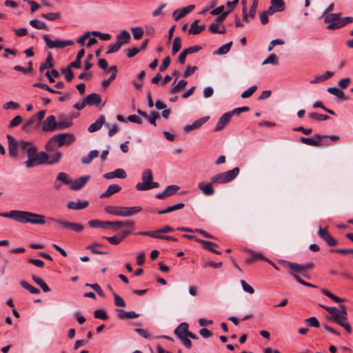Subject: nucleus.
<instances>
[{"mask_svg": "<svg viewBox=\"0 0 353 353\" xmlns=\"http://www.w3.org/2000/svg\"><path fill=\"white\" fill-rule=\"evenodd\" d=\"M239 172V168H234L231 170L217 174L211 177V182L210 183L200 182L198 184V188L204 195L211 196L215 192L212 186L213 183L222 184L229 183L238 176Z\"/></svg>", "mask_w": 353, "mask_h": 353, "instance_id": "1", "label": "nucleus"}, {"mask_svg": "<svg viewBox=\"0 0 353 353\" xmlns=\"http://www.w3.org/2000/svg\"><path fill=\"white\" fill-rule=\"evenodd\" d=\"M20 148L26 152L28 160L24 163L27 168H31L35 165L48 164L49 155L45 152L37 154V148L32 142L21 141Z\"/></svg>", "mask_w": 353, "mask_h": 353, "instance_id": "2", "label": "nucleus"}, {"mask_svg": "<svg viewBox=\"0 0 353 353\" xmlns=\"http://www.w3.org/2000/svg\"><path fill=\"white\" fill-rule=\"evenodd\" d=\"M0 216L10 218L21 223H30L31 224L43 225L46 223L45 216L28 211L10 210L8 212H0Z\"/></svg>", "mask_w": 353, "mask_h": 353, "instance_id": "3", "label": "nucleus"}, {"mask_svg": "<svg viewBox=\"0 0 353 353\" xmlns=\"http://www.w3.org/2000/svg\"><path fill=\"white\" fill-rule=\"evenodd\" d=\"M106 213L117 216L127 217L133 216L141 211L140 206L125 207L106 205L104 208Z\"/></svg>", "mask_w": 353, "mask_h": 353, "instance_id": "4", "label": "nucleus"}, {"mask_svg": "<svg viewBox=\"0 0 353 353\" xmlns=\"http://www.w3.org/2000/svg\"><path fill=\"white\" fill-rule=\"evenodd\" d=\"M319 306L325 310L330 314L329 319L335 323H340V319L347 320V310L344 305H341L340 309L336 307H329L323 305H319Z\"/></svg>", "mask_w": 353, "mask_h": 353, "instance_id": "5", "label": "nucleus"}, {"mask_svg": "<svg viewBox=\"0 0 353 353\" xmlns=\"http://www.w3.org/2000/svg\"><path fill=\"white\" fill-rule=\"evenodd\" d=\"M50 221L59 224L63 229L74 232H81L84 230L83 225L77 223L70 222L66 220L50 218Z\"/></svg>", "mask_w": 353, "mask_h": 353, "instance_id": "6", "label": "nucleus"}, {"mask_svg": "<svg viewBox=\"0 0 353 353\" xmlns=\"http://www.w3.org/2000/svg\"><path fill=\"white\" fill-rule=\"evenodd\" d=\"M142 183L136 185V189L139 191L151 190L150 183L153 180V175L150 169L145 170L141 174Z\"/></svg>", "mask_w": 353, "mask_h": 353, "instance_id": "7", "label": "nucleus"}, {"mask_svg": "<svg viewBox=\"0 0 353 353\" xmlns=\"http://www.w3.org/2000/svg\"><path fill=\"white\" fill-rule=\"evenodd\" d=\"M74 136L70 133H59L53 136V141L56 142L57 145L59 148L65 145H70L74 141Z\"/></svg>", "mask_w": 353, "mask_h": 353, "instance_id": "8", "label": "nucleus"}, {"mask_svg": "<svg viewBox=\"0 0 353 353\" xmlns=\"http://www.w3.org/2000/svg\"><path fill=\"white\" fill-rule=\"evenodd\" d=\"M318 235L329 246H336L337 241L330 234L327 228H323L321 225L319 227Z\"/></svg>", "mask_w": 353, "mask_h": 353, "instance_id": "9", "label": "nucleus"}, {"mask_svg": "<svg viewBox=\"0 0 353 353\" xmlns=\"http://www.w3.org/2000/svg\"><path fill=\"white\" fill-rule=\"evenodd\" d=\"M323 139L322 135L319 134H314V138H307L304 137H300V141L304 144L314 146V147H319L323 145H324L321 142V139Z\"/></svg>", "mask_w": 353, "mask_h": 353, "instance_id": "10", "label": "nucleus"}, {"mask_svg": "<svg viewBox=\"0 0 353 353\" xmlns=\"http://www.w3.org/2000/svg\"><path fill=\"white\" fill-rule=\"evenodd\" d=\"M56 117L54 115L48 116L42 124V130L44 132H52L57 129Z\"/></svg>", "mask_w": 353, "mask_h": 353, "instance_id": "11", "label": "nucleus"}, {"mask_svg": "<svg viewBox=\"0 0 353 353\" xmlns=\"http://www.w3.org/2000/svg\"><path fill=\"white\" fill-rule=\"evenodd\" d=\"M8 142V152L9 154L12 157H16L18 155V147L20 145V143L16 141V139L10 134L6 136Z\"/></svg>", "mask_w": 353, "mask_h": 353, "instance_id": "12", "label": "nucleus"}, {"mask_svg": "<svg viewBox=\"0 0 353 353\" xmlns=\"http://www.w3.org/2000/svg\"><path fill=\"white\" fill-rule=\"evenodd\" d=\"M232 115L230 112L223 114L219 119L214 128L215 132L222 130L230 121Z\"/></svg>", "mask_w": 353, "mask_h": 353, "instance_id": "13", "label": "nucleus"}, {"mask_svg": "<svg viewBox=\"0 0 353 353\" xmlns=\"http://www.w3.org/2000/svg\"><path fill=\"white\" fill-rule=\"evenodd\" d=\"M90 179V176H83L79 179L71 181L70 189L72 190H79L81 189Z\"/></svg>", "mask_w": 353, "mask_h": 353, "instance_id": "14", "label": "nucleus"}, {"mask_svg": "<svg viewBox=\"0 0 353 353\" xmlns=\"http://www.w3.org/2000/svg\"><path fill=\"white\" fill-rule=\"evenodd\" d=\"M194 5H189L187 7H184L181 10H176L173 12V17L174 20L178 21L180 19L185 17L187 14L190 12L194 8Z\"/></svg>", "mask_w": 353, "mask_h": 353, "instance_id": "15", "label": "nucleus"}, {"mask_svg": "<svg viewBox=\"0 0 353 353\" xmlns=\"http://www.w3.org/2000/svg\"><path fill=\"white\" fill-rule=\"evenodd\" d=\"M127 176L126 172L123 169L118 168L113 172H108L103 174V177L106 179H111L113 178L125 179Z\"/></svg>", "mask_w": 353, "mask_h": 353, "instance_id": "16", "label": "nucleus"}, {"mask_svg": "<svg viewBox=\"0 0 353 353\" xmlns=\"http://www.w3.org/2000/svg\"><path fill=\"white\" fill-rule=\"evenodd\" d=\"M57 130H64L70 128L72 125V120L67 118L65 115L61 114L58 118L57 121Z\"/></svg>", "mask_w": 353, "mask_h": 353, "instance_id": "17", "label": "nucleus"}, {"mask_svg": "<svg viewBox=\"0 0 353 353\" xmlns=\"http://www.w3.org/2000/svg\"><path fill=\"white\" fill-rule=\"evenodd\" d=\"M116 312L118 313V318L119 319H133L139 316V314L134 311L126 312L122 309H117Z\"/></svg>", "mask_w": 353, "mask_h": 353, "instance_id": "18", "label": "nucleus"}, {"mask_svg": "<svg viewBox=\"0 0 353 353\" xmlns=\"http://www.w3.org/2000/svg\"><path fill=\"white\" fill-rule=\"evenodd\" d=\"M188 328V324L183 322L180 323L179 325L174 330V333L179 339H181L187 336L188 333L189 332Z\"/></svg>", "mask_w": 353, "mask_h": 353, "instance_id": "19", "label": "nucleus"}, {"mask_svg": "<svg viewBox=\"0 0 353 353\" xmlns=\"http://www.w3.org/2000/svg\"><path fill=\"white\" fill-rule=\"evenodd\" d=\"M249 252L251 254V256L246 259L245 263L247 264H251L259 260H264L265 261H268V263H271V261L268 259H267L261 253H258L253 250H250Z\"/></svg>", "mask_w": 353, "mask_h": 353, "instance_id": "20", "label": "nucleus"}, {"mask_svg": "<svg viewBox=\"0 0 353 353\" xmlns=\"http://www.w3.org/2000/svg\"><path fill=\"white\" fill-rule=\"evenodd\" d=\"M43 38V40H44L46 44L50 48H64V45H63V41H60L58 39L52 41L48 34H44Z\"/></svg>", "mask_w": 353, "mask_h": 353, "instance_id": "21", "label": "nucleus"}, {"mask_svg": "<svg viewBox=\"0 0 353 353\" xmlns=\"http://www.w3.org/2000/svg\"><path fill=\"white\" fill-rule=\"evenodd\" d=\"M88 204V201L77 200V201H69L67 207L69 209L77 210L85 208Z\"/></svg>", "mask_w": 353, "mask_h": 353, "instance_id": "22", "label": "nucleus"}, {"mask_svg": "<svg viewBox=\"0 0 353 353\" xmlns=\"http://www.w3.org/2000/svg\"><path fill=\"white\" fill-rule=\"evenodd\" d=\"M88 225L93 228H101L107 229L111 226V221H103L98 219L90 220L88 223Z\"/></svg>", "mask_w": 353, "mask_h": 353, "instance_id": "23", "label": "nucleus"}, {"mask_svg": "<svg viewBox=\"0 0 353 353\" xmlns=\"http://www.w3.org/2000/svg\"><path fill=\"white\" fill-rule=\"evenodd\" d=\"M341 13L328 14L324 17V22L329 23L328 26L334 25L337 26L340 22Z\"/></svg>", "mask_w": 353, "mask_h": 353, "instance_id": "24", "label": "nucleus"}, {"mask_svg": "<svg viewBox=\"0 0 353 353\" xmlns=\"http://www.w3.org/2000/svg\"><path fill=\"white\" fill-rule=\"evenodd\" d=\"M105 117L104 115H101L100 117L93 123H92L88 130L89 132L92 133L100 130L105 123Z\"/></svg>", "mask_w": 353, "mask_h": 353, "instance_id": "25", "label": "nucleus"}, {"mask_svg": "<svg viewBox=\"0 0 353 353\" xmlns=\"http://www.w3.org/2000/svg\"><path fill=\"white\" fill-rule=\"evenodd\" d=\"M101 96L96 93L90 94L85 98V102L87 103L88 105H98L101 103Z\"/></svg>", "mask_w": 353, "mask_h": 353, "instance_id": "26", "label": "nucleus"}, {"mask_svg": "<svg viewBox=\"0 0 353 353\" xmlns=\"http://www.w3.org/2000/svg\"><path fill=\"white\" fill-rule=\"evenodd\" d=\"M121 187L117 184H111L108 186L107 190L101 195V198H108L112 194L119 192Z\"/></svg>", "mask_w": 353, "mask_h": 353, "instance_id": "27", "label": "nucleus"}, {"mask_svg": "<svg viewBox=\"0 0 353 353\" xmlns=\"http://www.w3.org/2000/svg\"><path fill=\"white\" fill-rule=\"evenodd\" d=\"M198 243H201V245H203V248L207 250H209L216 254H221V252L214 249V247H218V245L216 244L215 243H213L212 241H205V240H198Z\"/></svg>", "mask_w": 353, "mask_h": 353, "instance_id": "28", "label": "nucleus"}, {"mask_svg": "<svg viewBox=\"0 0 353 353\" xmlns=\"http://www.w3.org/2000/svg\"><path fill=\"white\" fill-rule=\"evenodd\" d=\"M352 22H353V17H346L344 18L340 17V22L338 23L337 26H334V25L327 26V28L328 30L339 29V28L343 27L346 24L350 23Z\"/></svg>", "mask_w": 353, "mask_h": 353, "instance_id": "29", "label": "nucleus"}, {"mask_svg": "<svg viewBox=\"0 0 353 353\" xmlns=\"http://www.w3.org/2000/svg\"><path fill=\"white\" fill-rule=\"evenodd\" d=\"M198 22H199V20H195L191 23L190 28L189 30V34H198L200 32H201L203 30H205V25L198 26Z\"/></svg>", "mask_w": 353, "mask_h": 353, "instance_id": "30", "label": "nucleus"}, {"mask_svg": "<svg viewBox=\"0 0 353 353\" xmlns=\"http://www.w3.org/2000/svg\"><path fill=\"white\" fill-rule=\"evenodd\" d=\"M130 39V34L127 30H122L119 34L117 35V43L121 44L127 43Z\"/></svg>", "mask_w": 353, "mask_h": 353, "instance_id": "31", "label": "nucleus"}, {"mask_svg": "<svg viewBox=\"0 0 353 353\" xmlns=\"http://www.w3.org/2000/svg\"><path fill=\"white\" fill-rule=\"evenodd\" d=\"M176 83V80L172 84V88L170 90V94H176L179 92L181 90H183L187 85L188 82L185 80H180L176 85H174Z\"/></svg>", "mask_w": 353, "mask_h": 353, "instance_id": "32", "label": "nucleus"}, {"mask_svg": "<svg viewBox=\"0 0 353 353\" xmlns=\"http://www.w3.org/2000/svg\"><path fill=\"white\" fill-rule=\"evenodd\" d=\"M111 227L117 226L118 228L121 227H129V228H134L135 223L133 221L131 220H123V221H111Z\"/></svg>", "mask_w": 353, "mask_h": 353, "instance_id": "33", "label": "nucleus"}, {"mask_svg": "<svg viewBox=\"0 0 353 353\" xmlns=\"http://www.w3.org/2000/svg\"><path fill=\"white\" fill-rule=\"evenodd\" d=\"M161 234H162V233H161L160 229L157 230H153V231H143V232H139L138 233L139 235L148 236H150L152 238L163 239L164 235H162Z\"/></svg>", "mask_w": 353, "mask_h": 353, "instance_id": "34", "label": "nucleus"}, {"mask_svg": "<svg viewBox=\"0 0 353 353\" xmlns=\"http://www.w3.org/2000/svg\"><path fill=\"white\" fill-rule=\"evenodd\" d=\"M287 266L294 272L299 274H305V268H303V265L301 264L292 262H288Z\"/></svg>", "mask_w": 353, "mask_h": 353, "instance_id": "35", "label": "nucleus"}, {"mask_svg": "<svg viewBox=\"0 0 353 353\" xmlns=\"http://www.w3.org/2000/svg\"><path fill=\"white\" fill-rule=\"evenodd\" d=\"M54 67V63L52 62V55H48L46 59V61L42 63L39 67V71L43 72L47 68H52Z\"/></svg>", "mask_w": 353, "mask_h": 353, "instance_id": "36", "label": "nucleus"}, {"mask_svg": "<svg viewBox=\"0 0 353 353\" xmlns=\"http://www.w3.org/2000/svg\"><path fill=\"white\" fill-rule=\"evenodd\" d=\"M183 207H184V203H179L175 204L174 205L168 206L165 210H159L157 212V213L159 214H163L171 212L176 210L182 209Z\"/></svg>", "mask_w": 353, "mask_h": 353, "instance_id": "37", "label": "nucleus"}, {"mask_svg": "<svg viewBox=\"0 0 353 353\" xmlns=\"http://www.w3.org/2000/svg\"><path fill=\"white\" fill-rule=\"evenodd\" d=\"M99 156V151L97 150H91L88 156L84 157L81 159V162L83 164H89L94 158Z\"/></svg>", "mask_w": 353, "mask_h": 353, "instance_id": "38", "label": "nucleus"}, {"mask_svg": "<svg viewBox=\"0 0 353 353\" xmlns=\"http://www.w3.org/2000/svg\"><path fill=\"white\" fill-rule=\"evenodd\" d=\"M327 92L332 94L335 95L339 99H341L343 100H346L347 98L345 97V93L338 89L336 87H330L327 88Z\"/></svg>", "mask_w": 353, "mask_h": 353, "instance_id": "39", "label": "nucleus"}, {"mask_svg": "<svg viewBox=\"0 0 353 353\" xmlns=\"http://www.w3.org/2000/svg\"><path fill=\"white\" fill-rule=\"evenodd\" d=\"M266 64L277 65L279 64V58L277 55L274 53L270 54L262 63V65Z\"/></svg>", "mask_w": 353, "mask_h": 353, "instance_id": "40", "label": "nucleus"}, {"mask_svg": "<svg viewBox=\"0 0 353 353\" xmlns=\"http://www.w3.org/2000/svg\"><path fill=\"white\" fill-rule=\"evenodd\" d=\"M30 25L37 29L39 30H48V26L45 22L38 21L37 19L30 20L29 22Z\"/></svg>", "mask_w": 353, "mask_h": 353, "instance_id": "41", "label": "nucleus"}, {"mask_svg": "<svg viewBox=\"0 0 353 353\" xmlns=\"http://www.w3.org/2000/svg\"><path fill=\"white\" fill-rule=\"evenodd\" d=\"M232 45V41H230V42L223 45L222 46H221L217 50V51L214 52V54H220V55L225 54L230 51Z\"/></svg>", "mask_w": 353, "mask_h": 353, "instance_id": "42", "label": "nucleus"}, {"mask_svg": "<svg viewBox=\"0 0 353 353\" xmlns=\"http://www.w3.org/2000/svg\"><path fill=\"white\" fill-rule=\"evenodd\" d=\"M321 291L325 296H327L328 298L335 301L336 303H341L344 301V299L334 295V294H332L331 292L326 289L322 288Z\"/></svg>", "mask_w": 353, "mask_h": 353, "instance_id": "43", "label": "nucleus"}, {"mask_svg": "<svg viewBox=\"0 0 353 353\" xmlns=\"http://www.w3.org/2000/svg\"><path fill=\"white\" fill-rule=\"evenodd\" d=\"M20 285L23 288H25L26 290H28L32 294H37L40 293L39 289L33 287L32 285H31L30 283H28L26 281H20Z\"/></svg>", "mask_w": 353, "mask_h": 353, "instance_id": "44", "label": "nucleus"}, {"mask_svg": "<svg viewBox=\"0 0 353 353\" xmlns=\"http://www.w3.org/2000/svg\"><path fill=\"white\" fill-rule=\"evenodd\" d=\"M62 157L61 152H56L54 154L49 156L48 165H54L57 163Z\"/></svg>", "mask_w": 353, "mask_h": 353, "instance_id": "45", "label": "nucleus"}, {"mask_svg": "<svg viewBox=\"0 0 353 353\" xmlns=\"http://www.w3.org/2000/svg\"><path fill=\"white\" fill-rule=\"evenodd\" d=\"M35 122V117H31L25 121L22 126V130L26 132H30L32 131V124Z\"/></svg>", "mask_w": 353, "mask_h": 353, "instance_id": "46", "label": "nucleus"}, {"mask_svg": "<svg viewBox=\"0 0 353 353\" xmlns=\"http://www.w3.org/2000/svg\"><path fill=\"white\" fill-rule=\"evenodd\" d=\"M33 87L44 89V90L48 91L49 92L53 93V94H61V92L55 90L51 88L50 87H49L48 85H46L45 83H35L33 84Z\"/></svg>", "mask_w": 353, "mask_h": 353, "instance_id": "47", "label": "nucleus"}, {"mask_svg": "<svg viewBox=\"0 0 353 353\" xmlns=\"http://www.w3.org/2000/svg\"><path fill=\"white\" fill-rule=\"evenodd\" d=\"M181 48V40L180 37H175L173 41V44L172 47V54H175L177 53Z\"/></svg>", "mask_w": 353, "mask_h": 353, "instance_id": "48", "label": "nucleus"}, {"mask_svg": "<svg viewBox=\"0 0 353 353\" xmlns=\"http://www.w3.org/2000/svg\"><path fill=\"white\" fill-rule=\"evenodd\" d=\"M305 324L312 327H319L320 323L315 316L310 317L304 321Z\"/></svg>", "mask_w": 353, "mask_h": 353, "instance_id": "49", "label": "nucleus"}, {"mask_svg": "<svg viewBox=\"0 0 353 353\" xmlns=\"http://www.w3.org/2000/svg\"><path fill=\"white\" fill-rule=\"evenodd\" d=\"M308 116L310 119L319 121H326L330 118L327 115L321 114L316 112H311L308 114Z\"/></svg>", "mask_w": 353, "mask_h": 353, "instance_id": "50", "label": "nucleus"}, {"mask_svg": "<svg viewBox=\"0 0 353 353\" xmlns=\"http://www.w3.org/2000/svg\"><path fill=\"white\" fill-rule=\"evenodd\" d=\"M131 31L133 35V37L135 39H141L144 33L143 29L141 27H134L131 28Z\"/></svg>", "mask_w": 353, "mask_h": 353, "instance_id": "51", "label": "nucleus"}, {"mask_svg": "<svg viewBox=\"0 0 353 353\" xmlns=\"http://www.w3.org/2000/svg\"><path fill=\"white\" fill-rule=\"evenodd\" d=\"M271 6L275 7V8L281 12L285 9V3L283 0H271Z\"/></svg>", "mask_w": 353, "mask_h": 353, "instance_id": "52", "label": "nucleus"}, {"mask_svg": "<svg viewBox=\"0 0 353 353\" xmlns=\"http://www.w3.org/2000/svg\"><path fill=\"white\" fill-rule=\"evenodd\" d=\"M94 316L96 319H101L105 321L108 319V316L104 310L98 309L96 310L94 312Z\"/></svg>", "mask_w": 353, "mask_h": 353, "instance_id": "53", "label": "nucleus"}, {"mask_svg": "<svg viewBox=\"0 0 353 353\" xmlns=\"http://www.w3.org/2000/svg\"><path fill=\"white\" fill-rule=\"evenodd\" d=\"M57 181H61L66 185L71 183V181L69 179L68 175L65 172H59L57 176Z\"/></svg>", "mask_w": 353, "mask_h": 353, "instance_id": "54", "label": "nucleus"}, {"mask_svg": "<svg viewBox=\"0 0 353 353\" xmlns=\"http://www.w3.org/2000/svg\"><path fill=\"white\" fill-rule=\"evenodd\" d=\"M41 17L49 21H54L61 17V14L59 12H50L46 14H41Z\"/></svg>", "mask_w": 353, "mask_h": 353, "instance_id": "55", "label": "nucleus"}, {"mask_svg": "<svg viewBox=\"0 0 353 353\" xmlns=\"http://www.w3.org/2000/svg\"><path fill=\"white\" fill-rule=\"evenodd\" d=\"M179 190V187L176 185H168L164 190L168 196L174 194Z\"/></svg>", "mask_w": 353, "mask_h": 353, "instance_id": "56", "label": "nucleus"}, {"mask_svg": "<svg viewBox=\"0 0 353 353\" xmlns=\"http://www.w3.org/2000/svg\"><path fill=\"white\" fill-rule=\"evenodd\" d=\"M113 296L114 299V305L116 306L121 307H124L125 306V302L124 300L116 292H113Z\"/></svg>", "mask_w": 353, "mask_h": 353, "instance_id": "57", "label": "nucleus"}, {"mask_svg": "<svg viewBox=\"0 0 353 353\" xmlns=\"http://www.w3.org/2000/svg\"><path fill=\"white\" fill-rule=\"evenodd\" d=\"M92 34L98 37L102 41H108L110 39L111 35L108 33H101L98 31H92Z\"/></svg>", "mask_w": 353, "mask_h": 353, "instance_id": "58", "label": "nucleus"}, {"mask_svg": "<svg viewBox=\"0 0 353 353\" xmlns=\"http://www.w3.org/2000/svg\"><path fill=\"white\" fill-rule=\"evenodd\" d=\"M256 89H257V87L256 85H252V86L250 87L248 90H246L241 94V97L243 99H246V98L250 97V96H252L254 94V92L256 90Z\"/></svg>", "mask_w": 353, "mask_h": 353, "instance_id": "59", "label": "nucleus"}, {"mask_svg": "<svg viewBox=\"0 0 353 353\" xmlns=\"http://www.w3.org/2000/svg\"><path fill=\"white\" fill-rule=\"evenodd\" d=\"M86 285L90 287L91 288H92L97 293V294L99 296H100L101 297H104L105 296L104 292H103V291L102 290L101 288L99 286V284H97V283H94V284H88V283H87Z\"/></svg>", "mask_w": 353, "mask_h": 353, "instance_id": "60", "label": "nucleus"}, {"mask_svg": "<svg viewBox=\"0 0 353 353\" xmlns=\"http://www.w3.org/2000/svg\"><path fill=\"white\" fill-rule=\"evenodd\" d=\"M210 117L208 116L202 117L201 119H199L196 120L192 124L194 126L195 130L199 129L201 126H202L208 119Z\"/></svg>", "mask_w": 353, "mask_h": 353, "instance_id": "61", "label": "nucleus"}, {"mask_svg": "<svg viewBox=\"0 0 353 353\" xmlns=\"http://www.w3.org/2000/svg\"><path fill=\"white\" fill-rule=\"evenodd\" d=\"M103 239H106L112 245H118L121 243V239L119 235H114L113 236H104Z\"/></svg>", "mask_w": 353, "mask_h": 353, "instance_id": "62", "label": "nucleus"}, {"mask_svg": "<svg viewBox=\"0 0 353 353\" xmlns=\"http://www.w3.org/2000/svg\"><path fill=\"white\" fill-rule=\"evenodd\" d=\"M340 323L336 324L343 327L347 334H351L352 330L350 325L347 323V320L340 319Z\"/></svg>", "mask_w": 353, "mask_h": 353, "instance_id": "63", "label": "nucleus"}, {"mask_svg": "<svg viewBox=\"0 0 353 353\" xmlns=\"http://www.w3.org/2000/svg\"><path fill=\"white\" fill-rule=\"evenodd\" d=\"M241 284L242 285L243 290L245 292H248L250 294H254V288L250 285L247 283L244 280L241 281Z\"/></svg>", "mask_w": 353, "mask_h": 353, "instance_id": "64", "label": "nucleus"}]
</instances>
